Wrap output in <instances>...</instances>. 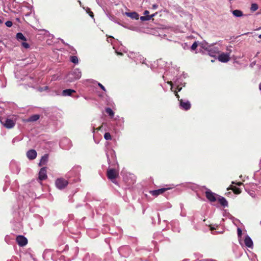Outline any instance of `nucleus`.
Listing matches in <instances>:
<instances>
[{"label": "nucleus", "mask_w": 261, "mask_h": 261, "mask_svg": "<svg viewBox=\"0 0 261 261\" xmlns=\"http://www.w3.org/2000/svg\"><path fill=\"white\" fill-rule=\"evenodd\" d=\"M107 177L109 179L111 180L113 183L116 184V178L119 176V172L115 169H110L107 171Z\"/></svg>", "instance_id": "1"}, {"label": "nucleus", "mask_w": 261, "mask_h": 261, "mask_svg": "<svg viewBox=\"0 0 261 261\" xmlns=\"http://www.w3.org/2000/svg\"><path fill=\"white\" fill-rule=\"evenodd\" d=\"M0 121L6 128L8 129L13 128L15 124V122L11 119H3L0 117Z\"/></svg>", "instance_id": "2"}, {"label": "nucleus", "mask_w": 261, "mask_h": 261, "mask_svg": "<svg viewBox=\"0 0 261 261\" xmlns=\"http://www.w3.org/2000/svg\"><path fill=\"white\" fill-rule=\"evenodd\" d=\"M55 184L57 188L62 190L67 187L68 181L63 178H59L56 180Z\"/></svg>", "instance_id": "3"}, {"label": "nucleus", "mask_w": 261, "mask_h": 261, "mask_svg": "<svg viewBox=\"0 0 261 261\" xmlns=\"http://www.w3.org/2000/svg\"><path fill=\"white\" fill-rule=\"evenodd\" d=\"M16 240L19 246H24L28 243L27 239L23 236H17Z\"/></svg>", "instance_id": "4"}, {"label": "nucleus", "mask_w": 261, "mask_h": 261, "mask_svg": "<svg viewBox=\"0 0 261 261\" xmlns=\"http://www.w3.org/2000/svg\"><path fill=\"white\" fill-rule=\"evenodd\" d=\"M218 59L219 61L223 63H226L229 61L230 58L229 57V54L222 53L219 55Z\"/></svg>", "instance_id": "5"}, {"label": "nucleus", "mask_w": 261, "mask_h": 261, "mask_svg": "<svg viewBox=\"0 0 261 261\" xmlns=\"http://www.w3.org/2000/svg\"><path fill=\"white\" fill-rule=\"evenodd\" d=\"M180 107L184 110L187 111L190 109L191 105L189 101H184L182 99L179 100Z\"/></svg>", "instance_id": "6"}, {"label": "nucleus", "mask_w": 261, "mask_h": 261, "mask_svg": "<svg viewBox=\"0 0 261 261\" xmlns=\"http://www.w3.org/2000/svg\"><path fill=\"white\" fill-rule=\"evenodd\" d=\"M170 189V188H161L155 190L150 191V193L152 196H157L160 194H162Z\"/></svg>", "instance_id": "7"}, {"label": "nucleus", "mask_w": 261, "mask_h": 261, "mask_svg": "<svg viewBox=\"0 0 261 261\" xmlns=\"http://www.w3.org/2000/svg\"><path fill=\"white\" fill-rule=\"evenodd\" d=\"M47 177L46 174V167H42L39 173V179L40 180H43Z\"/></svg>", "instance_id": "8"}, {"label": "nucleus", "mask_w": 261, "mask_h": 261, "mask_svg": "<svg viewBox=\"0 0 261 261\" xmlns=\"http://www.w3.org/2000/svg\"><path fill=\"white\" fill-rule=\"evenodd\" d=\"M205 196L207 199L212 202L216 201V198L215 193H213L211 191H206Z\"/></svg>", "instance_id": "9"}, {"label": "nucleus", "mask_w": 261, "mask_h": 261, "mask_svg": "<svg viewBox=\"0 0 261 261\" xmlns=\"http://www.w3.org/2000/svg\"><path fill=\"white\" fill-rule=\"evenodd\" d=\"M71 74L73 76V79L74 80H78L81 78L82 76V73L79 69L76 68L74 69Z\"/></svg>", "instance_id": "10"}, {"label": "nucleus", "mask_w": 261, "mask_h": 261, "mask_svg": "<svg viewBox=\"0 0 261 261\" xmlns=\"http://www.w3.org/2000/svg\"><path fill=\"white\" fill-rule=\"evenodd\" d=\"M27 156L30 160H34L36 158L37 152L34 149H31L27 152Z\"/></svg>", "instance_id": "11"}, {"label": "nucleus", "mask_w": 261, "mask_h": 261, "mask_svg": "<svg viewBox=\"0 0 261 261\" xmlns=\"http://www.w3.org/2000/svg\"><path fill=\"white\" fill-rule=\"evenodd\" d=\"M244 243L245 245L249 248H252L253 246V242L251 239L248 236H247L245 237L244 240Z\"/></svg>", "instance_id": "12"}, {"label": "nucleus", "mask_w": 261, "mask_h": 261, "mask_svg": "<svg viewBox=\"0 0 261 261\" xmlns=\"http://www.w3.org/2000/svg\"><path fill=\"white\" fill-rule=\"evenodd\" d=\"M48 155L47 154H44L41 159L39 163L40 166L45 165L48 161Z\"/></svg>", "instance_id": "13"}, {"label": "nucleus", "mask_w": 261, "mask_h": 261, "mask_svg": "<svg viewBox=\"0 0 261 261\" xmlns=\"http://www.w3.org/2000/svg\"><path fill=\"white\" fill-rule=\"evenodd\" d=\"M76 91L74 90L68 89L64 90L62 92V95L63 96H71L72 95V93H75Z\"/></svg>", "instance_id": "14"}, {"label": "nucleus", "mask_w": 261, "mask_h": 261, "mask_svg": "<svg viewBox=\"0 0 261 261\" xmlns=\"http://www.w3.org/2000/svg\"><path fill=\"white\" fill-rule=\"evenodd\" d=\"M227 190H231L235 194H240L241 193V190L240 188L233 186H230Z\"/></svg>", "instance_id": "15"}, {"label": "nucleus", "mask_w": 261, "mask_h": 261, "mask_svg": "<svg viewBox=\"0 0 261 261\" xmlns=\"http://www.w3.org/2000/svg\"><path fill=\"white\" fill-rule=\"evenodd\" d=\"M126 15L130 17L132 19H135L136 20H138L139 19V15L137 13L135 12H127L126 13Z\"/></svg>", "instance_id": "16"}, {"label": "nucleus", "mask_w": 261, "mask_h": 261, "mask_svg": "<svg viewBox=\"0 0 261 261\" xmlns=\"http://www.w3.org/2000/svg\"><path fill=\"white\" fill-rule=\"evenodd\" d=\"M16 39L19 41H27V39H26L25 37L21 33H17Z\"/></svg>", "instance_id": "17"}, {"label": "nucleus", "mask_w": 261, "mask_h": 261, "mask_svg": "<svg viewBox=\"0 0 261 261\" xmlns=\"http://www.w3.org/2000/svg\"><path fill=\"white\" fill-rule=\"evenodd\" d=\"M218 201L222 206L224 207L228 206V202L225 198L221 197L218 199Z\"/></svg>", "instance_id": "18"}, {"label": "nucleus", "mask_w": 261, "mask_h": 261, "mask_svg": "<svg viewBox=\"0 0 261 261\" xmlns=\"http://www.w3.org/2000/svg\"><path fill=\"white\" fill-rule=\"evenodd\" d=\"M39 117V115H33L29 117L28 121L29 122H34L38 120Z\"/></svg>", "instance_id": "19"}, {"label": "nucleus", "mask_w": 261, "mask_h": 261, "mask_svg": "<svg viewBox=\"0 0 261 261\" xmlns=\"http://www.w3.org/2000/svg\"><path fill=\"white\" fill-rule=\"evenodd\" d=\"M232 14L236 17H241L243 15L242 11L239 10H233L232 11Z\"/></svg>", "instance_id": "20"}, {"label": "nucleus", "mask_w": 261, "mask_h": 261, "mask_svg": "<svg viewBox=\"0 0 261 261\" xmlns=\"http://www.w3.org/2000/svg\"><path fill=\"white\" fill-rule=\"evenodd\" d=\"M70 61L75 64H77L79 63L78 58L76 56H75L70 57Z\"/></svg>", "instance_id": "21"}, {"label": "nucleus", "mask_w": 261, "mask_h": 261, "mask_svg": "<svg viewBox=\"0 0 261 261\" xmlns=\"http://www.w3.org/2000/svg\"><path fill=\"white\" fill-rule=\"evenodd\" d=\"M106 112L109 114L111 117H113L114 115V113L113 110L110 108H107L106 109Z\"/></svg>", "instance_id": "22"}, {"label": "nucleus", "mask_w": 261, "mask_h": 261, "mask_svg": "<svg viewBox=\"0 0 261 261\" xmlns=\"http://www.w3.org/2000/svg\"><path fill=\"white\" fill-rule=\"evenodd\" d=\"M258 5L256 4H252L251 5L250 10L252 12H254L258 9Z\"/></svg>", "instance_id": "23"}, {"label": "nucleus", "mask_w": 261, "mask_h": 261, "mask_svg": "<svg viewBox=\"0 0 261 261\" xmlns=\"http://www.w3.org/2000/svg\"><path fill=\"white\" fill-rule=\"evenodd\" d=\"M151 19V18L150 16V15L143 16H141L140 17V19L142 21H147V20H150Z\"/></svg>", "instance_id": "24"}, {"label": "nucleus", "mask_w": 261, "mask_h": 261, "mask_svg": "<svg viewBox=\"0 0 261 261\" xmlns=\"http://www.w3.org/2000/svg\"><path fill=\"white\" fill-rule=\"evenodd\" d=\"M86 12L89 15V16L92 17V18H94V14L91 11V9L87 7L86 9Z\"/></svg>", "instance_id": "25"}, {"label": "nucleus", "mask_w": 261, "mask_h": 261, "mask_svg": "<svg viewBox=\"0 0 261 261\" xmlns=\"http://www.w3.org/2000/svg\"><path fill=\"white\" fill-rule=\"evenodd\" d=\"M104 138L107 140H111L112 139V137L109 133H106L104 135Z\"/></svg>", "instance_id": "26"}, {"label": "nucleus", "mask_w": 261, "mask_h": 261, "mask_svg": "<svg viewBox=\"0 0 261 261\" xmlns=\"http://www.w3.org/2000/svg\"><path fill=\"white\" fill-rule=\"evenodd\" d=\"M198 46V44L197 42H194L193 44L192 45L191 48L192 50H194L196 49V48Z\"/></svg>", "instance_id": "27"}, {"label": "nucleus", "mask_w": 261, "mask_h": 261, "mask_svg": "<svg viewBox=\"0 0 261 261\" xmlns=\"http://www.w3.org/2000/svg\"><path fill=\"white\" fill-rule=\"evenodd\" d=\"M21 45L26 49H28L30 47V45L28 43L25 42V41L22 42Z\"/></svg>", "instance_id": "28"}, {"label": "nucleus", "mask_w": 261, "mask_h": 261, "mask_svg": "<svg viewBox=\"0 0 261 261\" xmlns=\"http://www.w3.org/2000/svg\"><path fill=\"white\" fill-rule=\"evenodd\" d=\"M5 24H6L7 27H11L13 23L11 21H7L6 22Z\"/></svg>", "instance_id": "29"}, {"label": "nucleus", "mask_w": 261, "mask_h": 261, "mask_svg": "<svg viewBox=\"0 0 261 261\" xmlns=\"http://www.w3.org/2000/svg\"><path fill=\"white\" fill-rule=\"evenodd\" d=\"M98 86L105 92H106L105 87L100 83H98Z\"/></svg>", "instance_id": "30"}, {"label": "nucleus", "mask_w": 261, "mask_h": 261, "mask_svg": "<svg viewBox=\"0 0 261 261\" xmlns=\"http://www.w3.org/2000/svg\"><path fill=\"white\" fill-rule=\"evenodd\" d=\"M174 94H175V95L176 96V98L178 99V100L179 101V100H180L181 99H180V97H179V95L178 94L177 91H174Z\"/></svg>", "instance_id": "31"}, {"label": "nucleus", "mask_w": 261, "mask_h": 261, "mask_svg": "<svg viewBox=\"0 0 261 261\" xmlns=\"http://www.w3.org/2000/svg\"><path fill=\"white\" fill-rule=\"evenodd\" d=\"M237 231L238 236H241L242 235V230L240 228H238L237 229Z\"/></svg>", "instance_id": "32"}, {"label": "nucleus", "mask_w": 261, "mask_h": 261, "mask_svg": "<svg viewBox=\"0 0 261 261\" xmlns=\"http://www.w3.org/2000/svg\"><path fill=\"white\" fill-rule=\"evenodd\" d=\"M232 184H236L238 186H241V185H243V183L242 182H235L234 181H232Z\"/></svg>", "instance_id": "33"}, {"label": "nucleus", "mask_w": 261, "mask_h": 261, "mask_svg": "<svg viewBox=\"0 0 261 261\" xmlns=\"http://www.w3.org/2000/svg\"><path fill=\"white\" fill-rule=\"evenodd\" d=\"M167 83L171 86V90H172L173 88V83L171 81H168L167 82Z\"/></svg>", "instance_id": "34"}, {"label": "nucleus", "mask_w": 261, "mask_h": 261, "mask_svg": "<svg viewBox=\"0 0 261 261\" xmlns=\"http://www.w3.org/2000/svg\"><path fill=\"white\" fill-rule=\"evenodd\" d=\"M158 7V5H156V4H153L152 6V8L154 10L155 9H156Z\"/></svg>", "instance_id": "35"}, {"label": "nucleus", "mask_w": 261, "mask_h": 261, "mask_svg": "<svg viewBox=\"0 0 261 261\" xmlns=\"http://www.w3.org/2000/svg\"><path fill=\"white\" fill-rule=\"evenodd\" d=\"M182 89V88L180 87L179 86H177V87H176V90H177V92H180Z\"/></svg>", "instance_id": "36"}, {"label": "nucleus", "mask_w": 261, "mask_h": 261, "mask_svg": "<svg viewBox=\"0 0 261 261\" xmlns=\"http://www.w3.org/2000/svg\"><path fill=\"white\" fill-rule=\"evenodd\" d=\"M149 13V12L148 10H145L144 12V15H145V16L148 15Z\"/></svg>", "instance_id": "37"}, {"label": "nucleus", "mask_w": 261, "mask_h": 261, "mask_svg": "<svg viewBox=\"0 0 261 261\" xmlns=\"http://www.w3.org/2000/svg\"><path fill=\"white\" fill-rule=\"evenodd\" d=\"M156 14L157 13L156 12L153 14L150 15L151 18H152L153 17L155 16Z\"/></svg>", "instance_id": "38"}, {"label": "nucleus", "mask_w": 261, "mask_h": 261, "mask_svg": "<svg viewBox=\"0 0 261 261\" xmlns=\"http://www.w3.org/2000/svg\"><path fill=\"white\" fill-rule=\"evenodd\" d=\"M101 127H102V126H100L97 127V128H96L95 129L97 130V131H98L101 129Z\"/></svg>", "instance_id": "39"}, {"label": "nucleus", "mask_w": 261, "mask_h": 261, "mask_svg": "<svg viewBox=\"0 0 261 261\" xmlns=\"http://www.w3.org/2000/svg\"><path fill=\"white\" fill-rule=\"evenodd\" d=\"M259 89L261 90V83L259 85Z\"/></svg>", "instance_id": "40"}, {"label": "nucleus", "mask_w": 261, "mask_h": 261, "mask_svg": "<svg viewBox=\"0 0 261 261\" xmlns=\"http://www.w3.org/2000/svg\"><path fill=\"white\" fill-rule=\"evenodd\" d=\"M258 38L261 39V34L258 36Z\"/></svg>", "instance_id": "41"}, {"label": "nucleus", "mask_w": 261, "mask_h": 261, "mask_svg": "<svg viewBox=\"0 0 261 261\" xmlns=\"http://www.w3.org/2000/svg\"><path fill=\"white\" fill-rule=\"evenodd\" d=\"M2 23V21L0 19V23Z\"/></svg>", "instance_id": "42"}]
</instances>
